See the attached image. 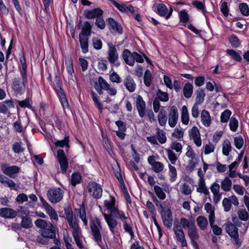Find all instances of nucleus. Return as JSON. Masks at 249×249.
Instances as JSON below:
<instances>
[{"mask_svg": "<svg viewBox=\"0 0 249 249\" xmlns=\"http://www.w3.org/2000/svg\"><path fill=\"white\" fill-rule=\"evenodd\" d=\"M115 200L114 197L109 196L108 200L105 201L104 204L106 209L108 211L109 213H103L105 219L110 231L113 234L116 232L118 226V222L115 218H117L124 213V212L119 211L115 206Z\"/></svg>", "mask_w": 249, "mask_h": 249, "instance_id": "f257e3e1", "label": "nucleus"}, {"mask_svg": "<svg viewBox=\"0 0 249 249\" xmlns=\"http://www.w3.org/2000/svg\"><path fill=\"white\" fill-rule=\"evenodd\" d=\"M94 86L97 92L100 95L103 94V89L107 91L108 94L110 96H115L117 92V89L113 87H111L109 84L101 76H100L98 81L95 82Z\"/></svg>", "mask_w": 249, "mask_h": 249, "instance_id": "f03ea898", "label": "nucleus"}, {"mask_svg": "<svg viewBox=\"0 0 249 249\" xmlns=\"http://www.w3.org/2000/svg\"><path fill=\"white\" fill-rule=\"evenodd\" d=\"M91 233L94 241L99 245L102 244V235L100 231L102 229L100 220L96 218L92 220L90 224Z\"/></svg>", "mask_w": 249, "mask_h": 249, "instance_id": "7ed1b4c3", "label": "nucleus"}, {"mask_svg": "<svg viewBox=\"0 0 249 249\" xmlns=\"http://www.w3.org/2000/svg\"><path fill=\"white\" fill-rule=\"evenodd\" d=\"M65 214L66 219L68 222L69 226L72 229V234L81 233V230L78 225L77 219L73 214V212L71 209L66 208L65 209Z\"/></svg>", "mask_w": 249, "mask_h": 249, "instance_id": "20e7f679", "label": "nucleus"}, {"mask_svg": "<svg viewBox=\"0 0 249 249\" xmlns=\"http://www.w3.org/2000/svg\"><path fill=\"white\" fill-rule=\"evenodd\" d=\"M161 209V215L164 225L170 228L172 225V215L170 209L166 205L165 202L160 204Z\"/></svg>", "mask_w": 249, "mask_h": 249, "instance_id": "39448f33", "label": "nucleus"}, {"mask_svg": "<svg viewBox=\"0 0 249 249\" xmlns=\"http://www.w3.org/2000/svg\"><path fill=\"white\" fill-rule=\"evenodd\" d=\"M64 192L60 188H53L47 192L48 199L52 203H57L61 201L63 197Z\"/></svg>", "mask_w": 249, "mask_h": 249, "instance_id": "423d86ee", "label": "nucleus"}, {"mask_svg": "<svg viewBox=\"0 0 249 249\" xmlns=\"http://www.w3.org/2000/svg\"><path fill=\"white\" fill-rule=\"evenodd\" d=\"M226 231L229 235L234 239L236 245L240 246L241 243L238 239V228L231 222L225 224Z\"/></svg>", "mask_w": 249, "mask_h": 249, "instance_id": "0eeeda50", "label": "nucleus"}, {"mask_svg": "<svg viewBox=\"0 0 249 249\" xmlns=\"http://www.w3.org/2000/svg\"><path fill=\"white\" fill-rule=\"evenodd\" d=\"M89 195L95 198H99L102 195V189L100 185L95 182H90L88 186Z\"/></svg>", "mask_w": 249, "mask_h": 249, "instance_id": "6e6552de", "label": "nucleus"}, {"mask_svg": "<svg viewBox=\"0 0 249 249\" xmlns=\"http://www.w3.org/2000/svg\"><path fill=\"white\" fill-rule=\"evenodd\" d=\"M173 231L177 237V240L180 242L182 246L186 247L187 242L185 238V234L182 228L179 224L174 223Z\"/></svg>", "mask_w": 249, "mask_h": 249, "instance_id": "1a4fd4ad", "label": "nucleus"}, {"mask_svg": "<svg viewBox=\"0 0 249 249\" xmlns=\"http://www.w3.org/2000/svg\"><path fill=\"white\" fill-rule=\"evenodd\" d=\"M57 157L60 164L61 172L64 174L66 172L68 167V161L62 149H59L58 150Z\"/></svg>", "mask_w": 249, "mask_h": 249, "instance_id": "9d476101", "label": "nucleus"}, {"mask_svg": "<svg viewBox=\"0 0 249 249\" xmlns=\"http://www.w3.org/2000/svg\"><path fill=\"white\" fill-rule=\"evenodd\" d=\"M55 230L54 226L49 222L48 226L39 231L41 236L48 239L54 238L56 236Z\"/></svg>", "mask_w": 249, "mask_h": 249, "instance_id": "9b49d317", "label": "nucleus"}, {"mask_svg": "<svg viewBox=\"0 0 249 249\" xmlns=\"http://www.w3.org/2000/svg\"><path fill=\"white\" fill-rule=\"evenodd\" d=\"M189 135L190 139H192L197 147L201 145V139L198 128L196 126H193L189 131Z\"/></svg>", "mask_w": 249, "mask_h": 249, "instance_id": "f8f14e48", "label": "nucleus"}, {"mask_svg": "<svg viewBox=\"0 0 249 249\" xmlns=\"http://www.w3.org/2000/svg\"><path fill=\"white\" fill-rule=\"evenodd\" d=\"M178 118V113L177 107L176 106H172L168 114L169 125L174 127L177 124Z\"/></svg>", "mask_w": 249, "mask_h": 249, "instance_id": "ddd939ff", "label": "nucleus"}, {"mask_svg": "<svg viewBox=\"0 0 249 249\" xmlns=\"http://www.w3.org/2000/svg\"><path fill=\"white\" fill-rule=\"evenodd\" d=\"M22 81L20 82L18 78H15L13 81L12 88L18 92H19L24 88L25 84L27 82V74H23Z\"/></svg>", "mask_w": 249, "mask_h": 249, "instance_id": "4468645a", "label": "nucleus"}, {"mask_svg": "<svg viewBox=\"0 0 249 249\" xmlns=\"http://www.w3.org/2000/svg\"><path fill=\"white\" fill-rule=\"evenodd\" d=\"M17 215V212L10 208L0 209V216L7 218H14Z\"/></svg>", "mask_w": 249, "mask_h": 249, "instance_id": "2eb2a0df", "label": "nucleus"}, {"mask_svg": "<svg viewBox=\"0 0 249 249\" xmlns=\"http://www.w3.org/2000/svg\"><path fill=\"white\" fill-rule=\"evenodd\" d=\"M117 218L120 219L123 223V227L125 231L128 232L131 236V238L134 237V233L132 231V229L131 227L129 225L128 223L129 218L127 216H125L124 213H122L120 216H119Z\"/></svg>", "mask_w": 249, "mask_h": 249, "instance_id": "dca6fc26", "label": "nucleus"}, {"mask_svg": "<svg viewBox=\"0 0 249 249\" xmlns=\"http://www.w3.org/2000/svg\"><path fill=\"white\" fill-rule=\"evenodd\" d=\"M107 59L110 63H115L118 59V54L115 47L113 45H109Z\"/></svg>", "mask_w": 249, "mask_h": 249, "instance_id": "f3484780", "label": "nucleus"}, {"mask_svg": "<svg viewBox=\"0 0 249 249\" xmlns=\"http://www.w3.org/2000/svg\"><path fill=\"white\" fill-rule=\"evenodd\" d=\"M1 169L3 173L10 177H12V176L17 173L19 170V168L18 166H8L5 164H2Z\"/></svg>", "mask_w": 249, "mask_h": 249, "instance_id": "a211bd4d", "label": "nucleus"}, {"mask_svg": "<svg viewBox=\"0 0 249 249\" xmlns=\"http://www.w3.org/2000/svg\"><path fill=\"white\" fill-rule=\"evenodd\" d=\"M158 14L161 16H166V18L168 19L171 15L172 13V8L170 7V11L168 13V9L166 6L162 3H160L157 6Z\"/></svg>", "mask_w": 249, "mask_h": 249, "instance_id": "6ab92c4d", "label": "nucleus"}, {"mask_svg": "<svg viewBox=\"0 0 249 249\" xmlns=\"http://www.w3.org/2000/svg\"><path fill=\"white\" fill-rule=\"evenodd\" d=\"M136 106L139 115L143 117L145 115V104L140 95H138L137 97Z\"/></svg>", "mask_w": 249, "mask_h": 249, "instance_id": "aec40b11", "label": "nucleus"}, {"mask_svg": "<svg viewBox=\"0 0 249 249\" xmlns=\"http://www.w3.org/2000/svg\"><path fill=\"white\" fill-rule=\"evenodd\" d=\"M201 122L202 124L206 127H209L212 123V118L209 112L203 109L201 113Z\"/></svg>", "mask_w": 249, "mask_h": 249, "instance_id": "412c9836", "label": "nucleus"}, {"mask_svg": "<svg viewBox=\"0 0 249 249\" xmlns=\"http://www.w3.org/2000/svg\"><path fill=\"white\" fill-rule=\"evenodd\" d=\"M123 58L126 64L131 66H133L134 64V53H131L129 50L125 49L123 52Z\"/></svg>", "mask_w": 249, "mask_h": 249, "instance_id": "4be33fe9", "label": "nucleus"}, {"mask_svg": "<svg viewBox=\"0 0 249 249\" xmlns=\"http://www.w3.org/2000/svg\"><path fill=\"white\" fill-rule=\"evenodd\" d=\"M103 14V11L99 9L96 8L92 10L88 11L86 12V17L88 19H92L97 17H100Z\"/></svg>", "mask_w": 249, "mask_h": 249, "instance_id": "5701e85b", "label": "nucleus"}, {"mask_svg": "<svg viewBox=\"0 0 249 249\" xmlns=\"http://www.w3.org/2000/svg\"><path fill=\"white\" fill-rule=\"evenodd\" d=\"M124 85L129 91L133 92L135 91L136 85L133 78L130 76L125 78Z\"/></svg>", "mask_w": 249, "mask_h": 249, "instance_id": "b1692460", "label": "nucleus"}, {"mask_svg": "<svg viewBox=\"0 0 249 249\" xmlns=\"http://www.w3.org/2000/svg\"><path fill=\"white\" fill-rule=\"evenodd\" d=\"M198 187L196 189V191L199 193H203L205 195L209 194L208 189L207 188L205 185L204 179L202 177H201L198 181Z\"/></svg>", "mask_w": 249, "mask_h": 249, "instance_id": "393cba45", "label": "nucleus"}, {"mask_svg": "<svg viewBox=\"0 0 249 249\" xmlns=\"http://www.w3.org/2000/svg\"><path fill=\"white\" fill-rule=\"evenodd\" d=\"M91 30V26L89 22L86 21L84 23L82 28L81 32L79 34V36H84L89 37V36Z\"/></svg>", "mask_w": 249, "mask_h": 249, "instance_id": "a878e982", "label": "nucleus"}, {"mask_svg": "<svg viewBox=\"0 0 249 249\" xmlns=\"http://www.w3.org/2000/svg\"><path fill=\"white\" fill-rule=\"evenodd\" d=\"M181 114L182 123L184 124H188L189 122V117L188 109L186 106L182 107Z\"/></svg>", "mask_w": 249, "mask_h": 249, "instance_id": "bb28decb", "label": "nucleus"}, {"mask_svg": "<svg viewBox=\"0 0 249 249\" xmlns=\"http://www.w3.org/2000/svg\"><path fill=\"white\" fill-rule=\"evenodd\" d=\"M107 22L113 31H116L120 34L122 33V28L113 18H109Z\"/></svg>", "mask_w": 249, "mask_h": 249, "instance_id": "cd10ccee", "label": "nucleus"}, {"mask_svg": "<svg viewBox=\"0 0 249 249\" xmlns=\"http://www.w3.org/2000/svg\"><path fill=\"white\" fill-rule=\"evenodd\" d=\"M197 225L201 230L206 229L208 225V222L205 217L203 216H199L196 218Z\"/></svg>", "mask_w": 249, "mask_h": 249, "instance_id": "c85d7f7f", "label": "nucleus"}, {"mask_svg": "<svg viewBox=\"0 0 249 249\" xmlns=\"http://www.w3.org/2000/svg\"><path fill=\"white\" fill-rule=\"evenodd\" d=\"M43 208L45 209L47 213L49 215L51 218L55 220H58V216L55 211L49 204H46V206L43 207Z\"/></svg>", "mask_w": 249, "mask_h": 249, "instance_id": "c756f323", "label": "nucleus"}, {"mask_svg": "<svg viewBox=\"0 0 249 249\" xmlns=\"http://www.w3.org/2000/svg\"><path fill=\"white\" fill-rule=\"evenodd\" d=\"M231 186V180L228 177H226L221 183V188L225 192L230 191Z\"/></svg>", "mask_w": 249, "mask_h": 249, "instance_id": "7c9ffc66", "label": "nucleus"}, {"mask_svg": "<svg viewBox=\"0 0 249 249\" xmlns=\"http://www.w3.org/2000/svg\"><path fill=\"white\" fill-rule=\"evenodd\" d=\"M156 137L158 140L159 142L161 144H163L166 142V136L165 132L161 129L159 128L156 129Z\"/></svg>", "mask_w": 249, "mask_h": 249, "instance_id": "2f4dec72", "label": "nucleus"}, {"mask_svg": "<svg viewBox=\"0 0 249 249\" xmlns=\"http://www.w3.org/2000/svg\"><path fill=\"white\" fill-rule=\"evenodd\" d=\"M183 91L184 96L186 98H190L193 94V85L189 83L185 84L183 87Z\"/></svg>", "mask_w": 249, "mask_h": 249, "instance_id": "473e14b6", "label": "nucleus"}, {"mask_svg": "<svg viewBox=\"0 0 249 249\" xmlns=\"http://www.w3.org/2000/svg\"><path fill=\"white\" fill-rule=\"evenodd\" d=\"M159 124L161 126H164L167 121L166 111L163 108L160 110V113L158 116Z\"/></svg>", "mask_w": 249, "mask_h": 249, "instance_id": "72a5a7b5", "label": "nucleus"}, {"mask_svg": "<svg viewBox=\"0 0 249 249\" xmlns=\"http://www.w3.org/2000/svg\"><path fill=\"white\" fill-rule=\"evenodd\" d=\"M214 222L215 219H213V217L211 216V217H210V220H209V223L213 230V232L215 235H219L222 233V230L221 228L214 224Z\"/></svg>", "mask_w": 249, "mask_h": 249, "instance_id": "f704fd0d", "label": "nucleus"}, {"mask_svg": "<svg viewBox=\"0 0 249 249\" xmlns=\"http://www.w3.org/2000/svg\"><path fill=\"white\" fill-rule=\"evenodd\" d=\"M231 150V145L228 140H225L222 143V153L225 156H228Z\"/></svg>", "mask_w": 249, "mask_h": 249, "instance_id": "c9c22d12", "label": "nucleus"}, {"mask_svg": "<svg viewBox=\"0 0 249 249\" xmlns=\"http://www.w3.org/2000/svg\"><path fill=\"white\" fill-rule=\"evenodd\" d=\"M188 234L192 240H196L199 238V234L195 225L192 226L188 230Z\"/></svg>", "mask_w": 249, "mask_h": 249, "instance_id": "e433bc0d", "label": "nucleus"}, {"mask_svg": "<svg viewBox=\"0 0 249 249\" xmlns=\"http://www.w3.org/2000/svg\"><path fill=\"white\" fill-rule=\"evenodd\" d=\"M88 37L79 36V41L83 53H86L88 51Z\"/></svg>", "mask_w": 249, "mask_h": 249, "instance_id": "4c0bfd02", "label": "nucleus"}, {"mask_svg": "<svg viewBox=\"0 0 249 249\" xmlns=\"http://www.w3.org/2000/svg\"><path fill=\"white\" fill-rule=\"evenodd\" d=\"M183 228H187L188 230L194 225V223L191 220H189L185 218H181L180 220V225Z\"/></svg>", "mask_w": 249, "mask_h": 249, "instance_id": "58836bf2", "label": "nucleus"}, {"mask_svg": "<svg viewBox=\"0 0 249 249\" xmlns=\"http://www.w3.org/2000/svg\"><path fill=\"white\" fill-rule=\"evenodd\" d=\"M32 219L29 217H23L22 218L21 226L25 229H29L32 227Z\"/></svg>", "mask_w": 249, "mask_h": 249, "instance_id": "ea45409f", "label": "nucleus"}, {"mask_svg": "<svg viewBox=\"0 0 249 249\" xmlns=\"http://www.w3.org/2000/svg\"><path fill=\"white\" fill-rule=\"evenodd\" d=\"M205 93L203 90H200L197 92L196 96V102L195 104H201L204 101Z\"/></svg>", "mask_w": 249, "mask_h": 249, "instance_id": "a19ab883", "label": "nucleus"}, {"mask_svg": "<svg viewBox=\"0 0 249 249\" xmlns=\"http://www.w3.org/2000/svg\"><path fill=\"white\" fill-rule=\"evenodd\" d=\"M168 167L170 173V179L171 181H174L176 180L177 177V172L176 168L170 164H169Z\"/></svg>", "mask_w": 249, "mask_h": 249, "instance_id": "79ce46f5", "label": "nucleus"}, {"mask_svg": "<svg viewBox=\"0 0 249 249\" xmlns=\"http://www.w3.org/2000/svg\"><path fill=\"white\" fill-rule=\"evenodd\" d=\"M231 112L229 109L225 110L223 112L220 116V121L222 123H226L228 121Z\"/></svg>", "mask_w": 249, "mask_h": 249, "instance_id": "37998d69", "label": "nucleus"}, {"mask_svg": "<svg viewBox=\"0 0 249 249\" xmlns=\"http://www.w3.org/2000/svg\"><path fill=\"white\" fill-rule=\"evenodd\" d=\"M157 98L159 100H160L163 102H167L168 99V95L166 92H162L161 90L159 89L157 93Z\"/></svg>", "mask_w": 249, "mask_h": 249, "instance_id": "c03bdc74", "label": "nucleus"}, {"mask_svg": "<svg viewBox=\"0 0 249 249\" xmlns=\"http://www.w3.org/2000/svg\"><path fill=\"white\" fill-rule=\"evenodd\" d=\"M65 64L66 65L67 71L70 74H72L73 72L72 60L71 58L68 57L66 59Z\"/></svg>", "mask_w": 249, "mask_h": 249, "instance_id": "a18cd8bd", "label": "nucleus"}, {"mask_svg": "<svg viewBox=\"0 0 249 249\" xmlns=\"http://www.w3.org/2000/svg\"><path fill=\"white\" fill-rule=\"evenodd\" d=\"M181 193L188 196L191 194L192 190L190 186L186 183H183L180 187Z\"/></svg>", "mask_w": 249, "mask_h": 249, "instance_id": "49530a36", "label": "nucleus"}, {"mask_svg": "<svg viewBox=\"0 0 249 249\" xmlns=\"http://www.w3.org/2000/svg\"><path fill=\"white\" fill-rule=\"evenodd\" d=\"M229 126L231 130L235 132L238 127V122L234 117H232L230 121Z\"/></svg>", "mask_w": 249, "mask_h": 249, "instance_id": "de8ad7c7", "label": "nucleus"}, {"mask_svg": "<svg viewBox=\"0 0 249 249\" xmlns=\"http://www.w3.org/2000/svg\"><path fill=\"white\" fill-rule=\"evenodd\" d=\"M151 73L149 70H147L144 73V83L147 87H149L151 85Z\"/></svg>", "mask_w": 249, "mask_h": 249, "instance_id": "09e8293b", "label": "nucleus"}, {"mask_svg": "<svg viewBox=\"0 0 249 249\" xmlns=\"http://www.w3.org/2000/svg\"><path fill=\"white\" fill-rule=\"evenodd\" d=\"M91 97H92V99L94 104H95V105L99 108V109L101 111L103 108V106H102V104L99 101L98 96L95 92H91Z\"/></svg>", "mask_w": 249, "mask_h": 249, "instance_id": "8fccbe9b", "label": "nucleus"}, {"mask_svg": "<svg viewBox=\"0 0 249 249\" xmlns=\"http://www.w3.org/2000/svg\"><path fill=\"white\" fill-rule=\"evenodd\" d=\"M234 144L237 149H241L244 144V140L241 136L234 138Z\"/></svg>", "mask_w": 249, "mask_h": 249, "instance_id": "3c124183", "label": "nucleus"}, {"mask_svg": "<svg viewBox=\"0 0 249 249\" xmlns=\"http://www.w3.org/2000/svg\"><path fill=\"white\" fill-rule=\"evenodd\" d=\"M154 191L156 195L160 199H164L165 198L166 195L160 187L155 186L154 187Z\"/></svg>", "mask_w": 249, "mask_h": 249, "instance_id": "603ef678", "label": "nucleus"}, {"mask_svg": "<svg viewBox=\"0 0 249 249\" xmlns=\"http://www.w3.org/2000/svg\"><path fill=\"white\" fill-rule=\"evenodd\" d=\"M227 53L236 61H240L242 59L240 55L234 50H227Z\"/></svg>", "mask_w": 249, "mask_h": 249, "instance_id": "864d4df0", "label": "nucleus"}, {"mask_svg": "<svg viewBox=\"0 0 249 249\" xmlns=\"http://www.w3.org/2000/svg\"><path fill=\"white\" fill-rule=\"evenodd\" d=\"M166 152L167 153V156L172 164H175L176 160H177V157L174 152L171 149H167Z\"/></svg>", "mask_w": 249, "mask_h": 249, "instance_id": "5fc2aeb1", "label": "nucleus"}, {"mask_svg": "<svg viewBox=\"0 0 249 249\" xmlns=\"http://www.w3.org/2000/svg\"><path fill=\"white\" fill-rule=\"evenodd\" d=\"M239 9L241 13L245 16L249 15V8L248 5L245 3H240L239 4Z\"/></svg>", "mask_w": 249, "mask_h": 249, "instance_id": "6e6d98bb", "label": "nucleus"}, {"mask_svg": "<svg viewBox=\"0 0 249 249\" xmlns=\"http://www.w3.org/2000/svg\"><path fill=\"white\" fill-rule=\"evenodd\" d=\"M238 215L242 220L246 221L248 219L249 214L245 209H239L238 211Z\"/></svg>", "mask_w": 249, "mask_h": 249, "instance_id": "4d7b16f0", "label": "nucleus"}, {"mask_svg": "<svg viewBox=\"0 0 249 249\" xmlns=\"http://www.w3.org/2000/svg\"><path fill=\"white\" fill-rule=\"evenodd\" d=\"M152 166L154 171L156 173L161 172L164 167L163 164L159 161H156Z\"/></svg>", "mask_w": 249, "mask_h": 249, "instance_id": "13d9d810", "label": "nucleus"}, {"mask_svg": "<svg viewBox=\"0 0 249 249\" xmlns=\"http://www.w3.org/2000/svg\"><path fill=\"white\" fill-rule=\"evenodd\" d=\"M229 41L231 44V46L233 47H237L240 44V42L239 39L235 36H231L230 38Z\"/></svg>", "mask_w": 249, "mask_h": 249, "instance_id": "bf43d9fd", "label": "nucleus"}, {"mask_svg": "<svg viewBox=\"0 0 249 249\" xmlns=\"http://www.w3.org/2000/svg\"><path fill=\"white\" fill-rule=\"evenodd\" d=\"M35 223L36 226L42 229L47 227L49 224V223L41 219H37Z\"/></svg>", "mask_w": 249, "mask_h": 249, "instance_id": "052dcab7", "label": "nucleus"}, {"mask_svg": "<svg viewBox=\"0 0 249 249\" xmlns=\"http://www.w3.org/2000/svg\"><path fill=\"white\" fill-rule=\"evenodd\" d=\"M81 180V176L78 173H73L71 177V184L75 186L76 184L80 183Z\"/></svg>", "mask_w": 249, "mask_h": 249, "instance_id": "680f3d73", "label": "nucleus"}, {"mask_svg": "<svg viewBox=\"0 0 249 249\" xmlns=\"http://www.w3.org/2000/svg\"><path fill=\"white\" fill-rule=\"evenodd\" d=\"M205 209L206 212L209 213V220H210L211 216L213 217V219H215L214 211L212 210L211 204L207 203L205 205Z\"/></svg>", "mask_w": 249, "mask_h": 249, "instance_id": "e2e57ef3", "label": "nucleus"}, {"mask_svg": "<svg viewBox=\"0 0 249 249\" xmlns=\"http://www.w3.org/2000/svg\"><path fill=\"white\" fill-rule=\"evenodd\" d=\"M222 205L224 208V211L226 212H229L231 207V203L230 202V200L225 197L223 199L222 201Z\"/></svg>", "mask_w": 249, "mask_h": 249, "instance_id": "0e129e2a", "label": "nucleus"}, {"mask_svg": "<svg viewBox=\"0 0 249 249\" xmlns=\"http://www.w3.org/2000/svg\"><path fill=\"white\" fill-rule=\"evenodd\" d=\"M93 45L95 49L99 50L101 49L102 47V41L96 37H94L92 39Z\"/></svg>", "mask_w": 249, "mask_h": 249, "instance_id": "69168bd1", "label": "nucleus"}, {"mask_svg": "<svg viewBox=\"0 0 249 249\" xmlns=\"http://www.w3.org/2000/svg\"><path fill=\"white\" fill-rule=\"evenodd\" d=\"M192 116L196 118L198 117L199 112L198 110V105L194 104L191 109Z\"/></svg>", "mask_w": 249, "mask_h": 249, "instance_id": "338daca9", "label": "nucleus"}, {"mask_svg": "<svg viewBox=\"0 0 249 249\" xmlns=\"http://www.w3.org/2000/svg\"><path fill=\"white\" fill-rule=\"evenodd\" d=\"M113 4L121 12H126L128 11L127 6L124 4H119L115 1H113Z\"/></svg>", "mask_w": 249, "mask_h": 249, "instance_id": "774afa93", "label": "nucleus"}]
</instances>
